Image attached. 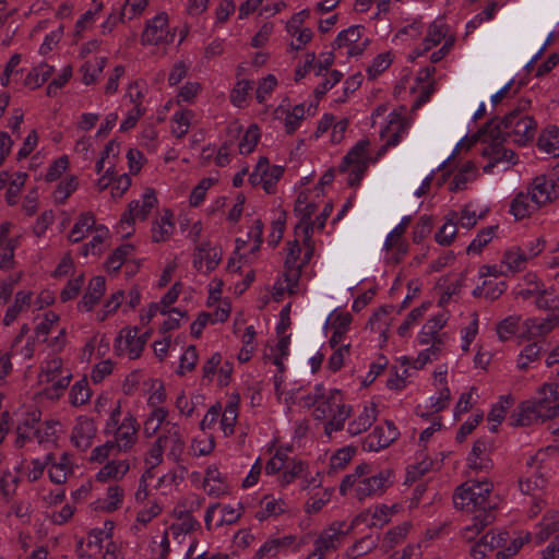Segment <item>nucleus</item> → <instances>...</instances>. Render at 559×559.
<instances>
[{"instance_id": "54", "label": "nucleus", "mask_w": 559, "mask_h": 559, "mask_svg": "<svg viewBox=\"0 0 559 559\" xmlns=\"http://www.w3.org/2000/svg\"><path fill=\"white\" fill-rule=\"evenodd\" d=\"M429 302H425L421 306L414 308L406 317L404 322L399 326L397 333L401 336H405L411 325L420 319L427 310Z\"/></svg>"}, {"instance_id": "23", "label": "nucleus", "mask_w": 559, "mask_h": 559, "mask_svg": "<svg viewBox=\"0 0 559 559\" xmlns=\"http://www.w3.org/2000/svg\"><path fill=\"white\" fill-rule=\"evenodd\" d=\"M447 33L448 26L442 20L432 22L428 28L426 37L424 38V48L420 52H418V55H423L424 52L430 50L432 47L437 46L443 38H445Z\"/></svg>"}, {"instance_id": "60", "label": "nucleus", "mask_w": 559, "mask_h": 559, "mask_svg": "<svg viewBox=\"0 0 559 559\" xmlns=\"http://www.w3.org/2000/svg\"><path fill=\"white\" fill-rule=\"evenodd\" d=\"M391 62L392 59L389 52L380 53L373 59L371 66L368 67L367 72L371 78H374L386 70Z\"/></svg>"}, {"instance_id": "51", "label": "nucleus", "mask_w": 559, "mask_h": 559, "mask_svg": "<svg viewBox=\"0 0 559 559\" xmlns=\"http://www.w3.org/2000/svg\"><path fill=\"white\" fill-rule=\"evenodd\" d=\"M356 452L354 447H346L340 449L334 455L331 457L330 466L333 469H342L345 465L352 460Z\"/></svg>"}, {"instance_id": "1", "label": "nucleus", "mask_w": 559, "mask_h": 559, "mask_svg": "<svg viewBox=\"0 0 559 559\" xmlns=\"http://www.w3.org/2000/svg\"><path fill=\"white\" fill-rule=\"evenodd\" d=\"M492 485L487 481L463 484L453 495L454 507L474 513L473 525L465 528V537L472 539L495 521L496 502L490 499Z\"/></svg>"}, {"instance_id": "5", "label": "nucleus", "mask_w": 559, "mask_h": 559, "mask_svg": "<svg viewBox=\"0 0 559 559\" xmlns=\"http://www.w3.org/2000/svg\"><path fill=\"white\" fill-rule=\"evenodd\" d=\"M495 119V124H501L504 138L512 139L520 146L526 145L535 136L537 122L532 116L520 115L519 109H513L502 119Z\"/></svg>"}, {"instance_id": "29", "label": "nucleus", "mask_w": 559, "mask_h": 559, "mask_svg": "<svg viewBox=\"0 0 559 559\" xmlns=\"http://www.w3.org/2000/svg\"><path fill=\"white\" fill-rule=\"evenodd\" d=\"M530 259L527 253L516 248L514 250L506 251L500 269L506 267V271L515 273L524 267L525 262Z\"/></svg>"}, {"instance_id": "56", "label": "nucleus", "mask_w": 559, "mask_h": 559, "mask_svg": "<svg viewBox=\"0 0 559 559\" xmlns=\"http://www.w3.org/2000/svg\"><path fill=\"white\" fill-rule=\"evenodd\" d=\"M237 411H238L237 403H229L225 407L221 423H222V427L226 435L234 432V426H235L237 415H238Z\"/></svg>"}, {"instance_id": "27", "label": "nucleus", "mask_w": 559, "mask_h": 559, "mask_svg": "<svg viewBox=\"0 0 559 559\" xmlns=\"http://www.w3.org/2000/svg\"><path fill=\"white\" fill-rule=\"evenodd\" d=\"M31 301H32V293L31 292H24V290L17 292L15 294L14 304L11 307H9L5 312V316L3 319V324L5 326L11 325L14 322V320L17 318L20 312L22 311L23 307L29 306Z\"/></svg>"}, {"instance_id": "20", "label": "nucleus", "mask_w": 559, "mask_h": 559, "mask_svg": "<svg viewBox=\"0 0 559 559\" xmlns=\"http://www.w3.org/2000/svg\"><path fill=\"white\" fill-rule=\"evenodd\" d=\"M538 209L539 206L536 202L532 201V197L528 192H520L516 194L510 205V212L516 221L531 216Z\"/></svg>"}, {"instance_id": "16", "label": "nucleus", "mask_w": 559, "mask_h": 559, "mask_svg": "<svg viewBox=\"0 0 559 559\" xmlns=\"http://www.w3.org/2000/svg\"><path fill=\"white\" fill-rule=\"evenodd\" d=\"M95 432L96 429L93 419L79 418L72 430L71 440L78 449L84 451L92 444Z\"/></svg>"}, {"instance_id": "31", "label": "nucleus", "mask_w": 559, "mask_h": 559, "mask_svg": "<svg viewBox=\"0 0 559 559\" xmlns=\"http://www.w3.org/2000/svg\"><path fill=\"white\" fill-rule=\"evenodd\" d=\"M133 251V246L124 243L115 249L106 261V269L108 272H118L126 261L127 257Z\"/></svg>"}, {"instance_id": "26", "label": "nucleus", "mask_w": 559, "mask_h": 559, "mask_svg": "<svg viewBox=\"0 0 559 559\" xmlns=\"http://www.w3.org/2000/svg\"><path fill=\"white\" fill-rule=\"evenodd\" d=\"M173 213L169 210L159 221L154 222L152 227V239L154 242H162L169 238L174 230V223L171 222Z\"/></svg>"}, {"instance_id": "6", "label": "nucleus", "mask_w": 559, "mask_h": 559, "mask_svg": "<svg viewBox=\"0 0 559 559\" xmlns=\"http://www.w3.org/2000/svg\"><path fill=\"white\" fill-rule=\"evenodd\" d=\"M354 523L346 530L344 521L333 522L329 527L324 528L314 540V549L308 555L307 559H323V557L338 548L341 539L346 536L353 528Z\"/></svg>"}, {"instance_id": "49", "label": "nucleus", "mask_w": 559, "mask_h": 559, "mask_svg": "<svg viewBox=\"0 0 559 559\" xmlns=\"http://www.w3.org/2000/svg\"><path fill=\"white\" fill-rule=\"evenodd\" d=\"M551 295L552 293L544 287L535 299V306L542 310L559 311V300L557 297L551 298Z\"/></svg>"}, {"instance_id": "4", "label": "nucleus", "mask_w": 559, "mask_h": 559, "mask_svg": "<svg viewBox=\"0 0 559 559\" xmlns=\"http://www.w3.org/2000/svg\"><path fill=\"white\" fill-rule=\"evenodd\" d=\"M350 413L352 407L343 403L341 391L332 389L314 408L313 416L318 420L331 417L324 425L325 433L331 436L332 431H340L344 428V423L350 416Z\"/></svg>"}, {"instance_id": "39", "label": "nucleus", "mask_w": 559, "mask_h": 559, "mask_svg": "<svg viewBox=\"0 0 559 559\" xmlns=\"http://www.w3.org/2000/svg\"><path fill=\"white\" fill-rule=\"evenodd\" d=\"M192 116L193 114L191 110L175 112L173 120L177 124V127L173 128V133L176 135V138L180 139L188 133L190 119L192 118Z\"/></svg>"}, {"instance_id": "24", "label": "nucleus", "mask_w": 559, "mask_h": 559, "mask_svg": "<svg viewBox=\"0 0 559 559\" xmlns=\"http://www.w3.org/2000/svg\"><path fill=\"white\" fill-rule=\"evenodd\" d=\"M95 224L96 219L93 213L86 212L81 214L69 234V240L74 243L80 242L86 233L95 228Z\"/></svg>"}, {"instance_id": "57", "label": "nucleus", "mask_w": 559, "mask_h": 559, "mask_svg": "<svg viewBox=\"0 0 559 559\" xmlns=\"http://www.w3.org/2000/svg\"><path fill=\"white\" fill-rule=\"evenodd\" d=\"M17 240L10 238L5 241L3 251L0 254V269L10 270L13 267L14 250L16 248Z\"/></svg>"}, {"instance_id": "34", "label": "nucleus", "mask_w": 559, "mask_h": 559, "mask_svg": "<svg viewBox=\"0 0 559 559\" xmlns=\"http://www.w3.org/2000/svg\"><path fill=\"white\" fill-rule=\"evenodd\" d=\"M259 140V127L257 124H251L239 142V153L243 155L252 153Z\"/></svg>"}, {"instance_id": "42", "label": "nucleus", "mask_w": 559, "mask_h": 559, "mask_svg": "<svg viewBox=\"0 0 559 559\" xmlns=\"http://www.w3.org/2000/svg\"><path fill=\"white\" fill-rule=\"evenodd\" d=\"M78 188V180L76 177L71 176L66 181H62L58 185L57 189L55 190V201L57 203H64L67 199Z\"/></svg>"}, {"instance_id": "28", "label": "nucleus", "mask_w": 559, "mask_h": 559, "mask_svg": "<svg viewBox=\"0 0 559 559\" xmlns=\"http://www.w3.org/2000/svg\"><path fill=\"white\" fill-rule=\"evenodd\" d=\"M447 318L443 314L435 316L424 324L419 334V343L427 345L431 340L440 338L438 332L445 325Z\"/></svg>"}, {"instance_id": "2", "label": "nucleus", "mask_w": 559, "mask_h": 559, "mask_svg": "<svg viewBox=\"0 0 559 559\" xmlns=\"http://www.w3.org/2000/svg\"><path fill=\"white\" fill-rule=\"evenodd\" d=\"M559 415V392L557 383H545L533 400L522 402L510 416L513 427H528L544 423Z\"/></svg>"}, {"instance_id": "61", "label": "nucleus", "mask_w": 559, "mask_h": 559, "mask_svg": "<svg viewBox=\"0 0 559 559\" xmlns=\"http://www.w3.org/2000/svg\"><path fill=\"white\" fill-rule=\"evenodd\" d=\"M251 88L252 84L250 81H238L230 95L233 104L240 107Z\"/></svg>"}, {"instance_id": "3", "label": "nucleus", "mask_w": 559, "mask_h": 559, "mask_svg": "<svg viewBox=\"0 0 559 559\" xmlns=\"http://www.w3.org/2000/svg\"><path fill=\"white\" fill-rule=\"evenodd\" d=\"M496 119H490L480 130H478L471 139L465 136L456 145L453 154L448 158L451 159L454 154L461 150L463 146H466L468 150L474 143H476L480 136L488 135L491 140V143L484 147L481 154L488 157L489 162L483 168L484 173H491L493 167L501 162H507L511 164H516L515 153L512 150L506 148L502 143L507 141L504 138L501 124H495Z\"/></svg>"}, {"instance_id": "10", "label": "nucleus", "mask_w": 559, "mask_h": 559, "mask_svg": "<svg viewBox=\"0 0 559 559\" xmlns=\"http://www.w3.org/2000/svg\"><path fill=\"white\" fill-rule=\"evenodd\" d=\"M316 211V203L307 202V197L304 194L298 195L294 212L299 216L300 221L295 227V234L299 235V233H301L306 241L310 240V237H312L313 224L310 219Z\"/></svg>"}, {"instance_id": "36", "label": "nucleus", "mask_w": 559, "mask_h": 559, "mask_svg": "<svg viewBox=\"0 0 559 559\" xmlns=\"http://www.w3.org/2000/svg\"><path fill=\"white\" fill-rule=\"evenodd\" d=\"M156 204L157 198L155 195V191L153 189H146L142 197V201L140 202V206L134 211L135 217L141 221H145Z\"/></svg>"}, {"instance_id": "21", "label": "nucleus", "mask_w": 559, "mask_h": 559, "mask_svg": "<svg viewBox=\"0 0 559 559\" xmlns=\"http://www.w3.org/2000/svg\"><path fill=\"white\" fill-rule=\"evenodd\" d=\"M376 419L377 406L372 403L371 406H365L361 414L348 424L347 431L352 436H357L370 428Z\"/></svg>"}, {"instance_id": "11", "label": "nucleus", "mask_w": 559, "mask_h": 559, "mask_svg": "<svg viewBox=\"0 0 559 559\" xmlns=\"http://www.w3.org/2000/svg\"><path fill=\"white\" fill-rule=\"evenodd\" d=\"M138 431L136 419L129 414L114 432L115 440L112 442L117 445V452L129 451L136 442Z\"/></svg>"}, {"instance_id": "7", "label": "nucleus", "mask_w": 559, "mask_h": 559, "mask_svg": "<svg viewBox=\"0 0 559 559\" xmlns=\"http://www.w3.org/2000/svg\"><path fill=\"white\" fill-rule=\"evenodd\" d=\"M174 37L175 33L168 29V15L162 12L154 19L147 21L141 36V43L142 45L169 44L174 40Z\"/></svg>"}, {"instance_id": "62", "label": "nucleus", "mask_w": 559, "mask_h": 559, "mask_svg": "<svg viewBox=\"0 0 559 559\" xmlns=\"http://www.w3.org/2000/svg\"><path fill=\"white\" fill-rule=\"evenodd\" d=\"M484 285L486 287L485 299L489 301L498 299L507 289V284L503 281L486 280Z\"/></svg>"}, {"instance_id": "50", "label": "nucleus", "mask_w": 559, "mask_h": 559, "mask_svg": "<svg viewBox=\"0 0 559 559\" xmlns=\"http://www.w3.org/2000/svg\"><path fill=\"white\" fill-rule=\"evenodd\" d=\"M213 185H214V179L203 178L198 183V186L194 187V189L192 190V192L190 194V199H189L190 205L199 206L205 198L206 190L210 189Z\"/></svg>"}, {"instance_id": "43", "label": "nucleus", "mask_w": 559, "mask_h": 559, "mask_svg": "<svg viewBox=\"0 0 559 559\" xmlns=\"http://www.w3.org/2000/svg\"><path fill=\"white\" fill-rule=\"evenodd\" d=\"M26 178V173H17L15 178L10 181L9 188L5 193V200L9 205H14L16 203L17 197L25 183Z\"/></svg>"}, {"instance_id": "30", "label": "nucleus", "mask_w": 559, "mask_h": 559, "mask_svg": "<svg viewBox=\"0 0 559 559\" xmlns=\"http://www.w3.org/2000/svg\"><path fill=\"white\" fill-rule=\"evenodd\" d=\"M537 145L539 150L552 154L554 156L559 155V128H551L542 132L538 138Z\"/></svg>"}, {"instance_id": "37", "label": "nucleus", "mask_w": 559, "mask_h": 559, "mask_svg": "<svg viewBox=\"0 0 559 559\" xmlns=\"http://www.w3.org/2000/svg\"><path fill=\"white\" fill-rule=\"evenodd\" d=\"M542 353V346L538 343H532L526 345L521 352L518 360V367L521 370H526L528 368V364L538 359Z\"/></svg>"}, {"instance_id": "12", "label": "nucleus", "mask_w": 559, "mask_h": 559, "mask_svg": "<svg viewBox=\"0 0 559 559\" xmlns=\"http://www.w3.org/2000/svg\"><path fill=\"white\" fill-rule=\"evenodd\" d=\"M361 29H364V26L361 25H352L347 29L340 32L333 43V48L335 49L347 46V55L349 57L361 55L368 45L367 39L362 43L361 46L357 45L358 40L361 38Z\"/></svg>"}, {"instance_id": "22", "label": "nucleus", "mask_w": 559, "mask_h": 559, "mask_svg": "<svg viewBox=\"0 0 559 559\" xmlns=\"http://www.w3.org/2000/svg\"><path fill=\"white\" fill-rule=\"evenodd\" d=\"M129 469L130 465L128 461H111L100 468L96 475V479L102 483H106L111 478L121 479Z\"/></svg>"}, {"instance_id": "48", "label": "nucleus", "mask_w": 559, "mask_h": 559, "mask_svg": "<svg viewBox=\"0 0 559 559\" xmlns=\"http://www.w3.org/2000/svg\"><path fill=\"white\" fill-rule=\"evenodd\" d=\"M285 224H286V213L285 212H282L280 214V216L272 222V230L269 235V245L271 247H276L280 241L282 240L283 238V234H284V230H285Z\"/></svg>"}, {"instance_id": "52", "label": "nucleus", "mask_w": 559, "mask_h": 559, "mask_svg": "<svg viewBox=\"0 0 559 559\" xmlns=\"http://www.w3.org/2000/svg\"><path fill=\"white\" fill-rule=\"evenodd\" d=\"M411 216L403 217L401 223L389 234L384 242V248L386 250H391L394 246L399 243L401 237L406 231V228L411 223Z\"/></svg>"}, {"instance_id": "41", "label": "nucleus", "mask_w": 559, "mask_h": 559, "mask_svg": "<svg viewBox=\"0 0 559 559\" xmlns=\"http://www.w3.org/2000/svg\"><path fill=\"white\" fill-rule=\"evenodd\" d=\"M198 359L199 356L197 347L194 345H189L180 358V365L177 373L183 376L186 371H192L197 366Z\"/></svg>"}, {"instance_id": "64", "label": "nucleus", "mask_w": 559, "mask_h": 559, "mask_svg": "<svg viewBox=\"0 0 559 559\" xmlns=\"http://www.w3.org/2000/svg\"><path fill=\"white\" fill-rule=\"evenodd\" d=\"M277 84V80L273 74H269L263 78L255 92L257 100L261 104L265 100L266 95H269Z\"/></svg>"}, {"instance_id": "13", "label": "nucleus", "mask_w": 559, "mask_h": 559, "mask_svg": "<svg viewBox=\"0 0 559 559\" xmlns=\"http://www.w3.org/2000/svg\"><path fill=\"white\" fill-rule=\"evenodd\" d=\"M528 193L532 197V201L536 202L539 207L558 197L555 180L546 176H537L533 180Z\"/></svg>"}, {"instance_id": "15", "label": "nucleus", "mask_w": 559, "mask_h": 559, "mask_svg": "<svg viewBox=\"0 0 559 559\" xmlns=\"http://www.w3.org/2000/svg\"><path fill=\"white\" fill-rule=\"evenodd\" d=\"M222 260V252L217 248H211L210 242H202L197 247L194 258H193V266L201 271L203 261H205V274H209L219 264Z\"/></svg>"}, {"instance_id": "46", "label": "nucleus", "mask_w": 559, "mask_h": 559, "mask_svg": "<svg viewBox=\"0 0 559 559\" xmlns=\"http://www.w3.org/2000/svg\"><path fill=\"white\" fill-rule=\"evenodd\" d=\"M83 283H84L83 274L79 275L78 277H75L73 280H70L60 293L61 301L67 302L69 300L74 299L79 295V293L83 286Z\"/></svg>"}, {"instance_id": "19", "label": "nucleus", "mask_w": 559, "mask_h": 559, "mask_svg": "<svg viewBox=\"0 0 559 559\" xmlns=\"http://www.w3.org/2000/svg\"><path fill=\"white\" fill-rule=\"evenodd\" d=\"M370 145V142L368 139H362L358 141L350 150L349 152L344 156L342 163L338 166V169L341 173L347 171L349 166L352 165H358L360 163H367V151Z\"/></svg>"}, {"instance_id": "55", "label": "nucleus", "mask_w": 559, "mask_h": 559, "mask_svg": "<svg viewBox=\"0 0 559 559\" xmlns=\"http://www.w3.org/2000/svg\"><path fill=\"white\" fill-rule=\"evenodd\" d=\"M432 229V221L428 216H421L413 230V241L420 243Z\"/></svg>"}, {"instance_id": "32", "label": "nucleus", "mask_w": 559, "mask_h": 559, "mask_svg": "<svg viewBox=\"0 0 559 559\" xmlns=\"http://www.w3.org/2000/svg\"><path fill=\"white\" fill-rule=\"evenodd\" d=\"M53 72V67L41 63L37 68H34L25 78V85L32 88L39 87L45 83Z\"/></svg>"}, {"instance_id": "59", "label": "nucleus", "mask_w": 559, "mask_h": 559, "mask_svg": "<svg viewBox=\"0 0 559 559\" xmlns=\"http://www.w3.org/2000/svg\"><path fill=\"white\" fill-rule=\"evenodd\" d=\"M343 78L342 72L338 70H333L330 73V78H326L321 84H319L314 90L316 98H322L328 91H330L334 85H336L341 79Z\"/></svg>"}, {"instance_id": "35", "label": "nucleus", "mask_w": 559, "mask_h": 559, "mask_svg": "<svg viewBox=\"0 0 559 559\" xmlns=\"http://www.w3.org/2000/svg\"><path fill=\"white\" fill-rule=\"evenodd\" d=\"M302 264L288 265L284 264V282L287 284V293L294 295L297 293L298 283L301 275Z\"/></svg>"}, {"instance_id": "58", "label": "nucleus", "mask_w": 559, "mask_h": 559, "mask_svg": "<svg viewBox=\"0 0 559 559\" xmlns=\"http://www.w3.org/2000/svg\"><path fill=\"white\" fill-rule=\"evenodd\" d=\"M69 159L68 156H61L57 158L48 168L45 176L46 181L51 182L57 180L68 168Z\"/></svg>"}, {"instance_id": "18", "label": "nucleus", "mask_w": 559, "mask_h": 559, "mask_svg": "<svg viewBox=\"0 0 559 559\" xmlns=\"http://www.w3.org/2000/svg\"><path fill=\"white\" fill-rule=\"evenodd\" d=\"M106 281L104 276H95L90 282L88 290L84 294L81 301L79 302V308H83L86 311H90L94 308L96 304L99 302L102 296L105 293Z\"/></svg>"}, {"instance_id": "47", "label": "nucleus", "mask_w": 559, "mask_h": 559, "mask_svg": "<svg viewBox=\"0 0 559 559\" xmlns=\"http://www.w3.org/2000/svg\"><path fill=\"white\" fill-rule=\"evenodd\" d=\"M520 317L510 316L503 319L497 326V333L501 341L508 340L511 335L515 334Z\"/></svg>"}, {"instance_id": "9", "label": "nucleus", "mask_w": 559, "mask_h": 559, "mask_svg": "<svg viewBox=\"0 0 559 559\" xmlns=\"http://www.w3.org/2000/svg\"><path fill=\"white\" fill-rule=\"evenodd\" d=\"M390 476L391 472L382 471L378 475L358 480L355 488L357 499L361 501L367 497L383 493L391 484Z\"/></svg>"}, {"instance_id": "17", "label": "nucleus", "mask_w": 559, "mask_h": 559, "mask_svg": "<svg viewBox=\"0 0 559 559\" xmlns=\"http://www.w3.org/2000/svg\"><path fill=\"white\" fill-rule=\"evenodd\" d=\"M40 420V413L33 412L28 414V417L17 426L15 445L22 448L27 440L38 438L41 442L43 438L39 436V430L35 427Z\"/></svg>"}, {"instance_id": "45", "label": "nucleus", "mask_w": 559, "mask_h": 559, "mask_svg": "<svg viewBox=\"0 0 559 559\" xmlns=\"http://www.w3.org/2000/svg\"><path fill=\"white\" fill-rule=\"evenodd\" d=\"M508 539V532L495 533L493 531H489L480 540L484 543L485 547L488 548V551H492L497 548L504 547Z\"/></svg>"}, {"instance_id": "40", "label": "nucleus", "mask_w": 559, "mask_h": 559, "mask_svg": "<svg viewBox=\"0 0 559 559\" xmlns=\"http://www.w3.org/2000/svg\"><path fill=\"white\" fill-rule=\"evenodd\" d=\"M495 229H497V226H490L480 230L476 238L467 247V253H479L483 248L492 239Z\"/></svg>"}, {"instance_id": "44", "label": "nucleus", "mask_w": 559, "mask_h": 559, "mask_svg": "<svg viewBox=\"0 0 559 559\" xmlns=\"http://www.w3.org/2000/svg\"><path fill=\"white\" fill-rule=\"evenodd\" d=\"M17 477H12L10 471H3L0 475V493L3 499L8 502L12 498L15 492V487L17 485Z\"/></svg>"}, {"instance_id": "38", "label": "nucleus", "mask_w": 559, "mask_h": 559, "mask_svg": "<svg viewBox=\"0 0 559 559\" xmlns=\"http://www.w3.org/2000/svg\"><path fill=\"white\" fill-rule=\"evenodd\" d=\"M409 526L411 525L408 523H403V524L388 531L384 536V539H383V546L386 549L394 548L395 545H397L405 538V536L408 533Z\"/></svg>"}, {"instance_id": "53", "label": "nucleus", "mask_w": 559, "mask_h": 559, "mask_svg": "<svg viewBox=\"0 0 559 559\" xmlns=\"http://www.w3.org/2000/svg\"><path fill=\"white\" fill-rule=\"evenodd\" d=\"M457 233V227L454 223L448 222L435 235L436 241L441 246H450Z\"/></svg>"}, {"instance_id": "25", "label": "nucleus", "mask_w": 559, "mask_h": 559, "mask_svg": "<svg viewBox=\"0 0 559 559\" xmlns=\"http://www.w3.org/2000/svg\"><path fill=\"white\" fill-rule=\"evenodd\" d=\"M160 438H166V448L170 447L169 455L175 459L181 455L183 451V441L181 440L180 428L176 424H166V433L160 435Z\"/></svg>"}, {"instance_id": "33", "label": "nucleus", "mask_w": 559, "mask_h": 559, "mask_svg": "<svg viewBox=\"0 0 559 559\" xmlns=\"http://www.w3.org/2000/svg\"><path fill=\"white\" fill-rule=\"evenodd\" d=\"M91 389L86 378L75 382L70 391V402L74 406L83 405L90 401Z\"/></svg>"}, {"instance_id": "14", "label": "nucleus", "mask_w": 559, "mask_h": 559, "mask_svg": "<svg viewBox=\"0 0 559 559\" xmlns=\"http://www.w3.org/2000/svg\"><path fill=\"white\" fill-rule=\"evenodd\" d=\"M491 448V443L486 438H478L472 448V451L467 459L469 468L484 471L489 469L492 466V462L488 456V452Z\"/></svg>"}, {"instance_id": "63", "label": "nucleus", "mask_w": 559, "mask_h": 559, "mask_svg": "<svg viewBox=\"0 0 559 559\" xmlns=\"http://www.w3.org/2000/svg\"><path fill=\"white\" fill-rule=\"evenodd\" d=\"M242 510L243 508L241 507L240 503H237L236 506L227 504L222 507V519L218 525H230L236 523L240 519Z\"/></svg>"}, {"instance_id": "8", "label": "nucleus", "mask_w": 559, "mask_h": 559, "mask_svg": "<svg viewBox=\"0 0 559 559\" xmlns=\"http://www.w3.org/2000/svg\"><path fill=\"white\" fill-rule=\"evenodd\" d=\"M400 436L393 421L385 420V426H377L362 441L364 451H379L388 448Z\"/></svg>"}]
</instances>
